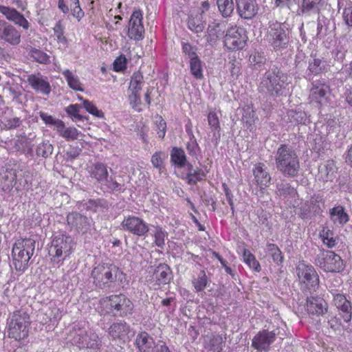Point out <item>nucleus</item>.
Segmentation results:
<instances>
[{
  "mask_svg": "<svg viewBox=\"0 0 352 352\" xmlns=\"http://www.w3.org/2000/svg\"><path fill=\"white\" fill-rule=\"evenodd\" d=\"M124 272L115 264L100 263L91 270V277L96 287L100 289L109 288L124 278Z\"/></svg>",
  "mask_w": 352,
  "mask_h": 352,
  "instance_id": "1",
  "label": "nucleus"
},
{
  "mask_svg": "<svg viewBox=\"0 0 352 352\" xmlns=\"http://www.w3.org/2000/svg\"><path fill=\"white\" fill-rule=\"evenodd\" d=\"M133 302L124 294H113L102 298L99 301V309L102 314H113L125 317L133 313Z\"/></svg>",
  "mask_w": 352,
  "mask_h": 352,
  "instance_id": "2",
  "label": "nucleus"
},
{
  "mask_svg": "<svg viewBox=\"0 0 352 352\" xmlns=\"http://www.w3.org/2000/svg\"><path fill=\"white\" fill-rule=\"evenodd\" d=\"M74 249L75 243L70 236L64 234L55 236L49 248L51 261L62 265L65 259L70 257Z\"/></svg>",
  "mask_w": 352,
  "mask_h": 352,
  "instance_id": "3",
  "label": "nucleus"
},
{
  "mask_svg": "<svg viewBox=\"0 0 352 352\" xmlns=\"http://www.w3.org/2000/svg\"><path fill=\"white\" fill-rule=\"evenodd\" d=\"M31 325L30 316L23 309L14 311L8 321V336L16 341L26 339Z\"/></svg>",
  "mask_w": 352,
  "mask_h": 352,
  "instance_id": "4",
  "label": "nucleus"
},
{
  "mask_svg": "<svg viewBox=\"0 0 352 352\" xmlns=\"http://www.w3.org/2000/svg\"><path fill=\"white\" fill-rule=\"evenodd\" d=\"M35 241L30 238L17 239L13 245L12 255L13 265L16 271L24 272L28 266V262L33 255Z\"/></svg>",
  "mask_w": 352,
  "mask_h": 352,
  "instance_id": "5",
  "label": "nucleus"
},
{
  "mask_svg": "<svg viewBox=\"0 0 352 352\" xmlns=\"http://www.w3.org/2000/svg\"><path fill=\"white\" fill-rule=\"evenodd\" d=\"M295 272L305 295L312 294L318 289L319 276L311 265L305 261H299L296 265Z\"/></svg>",
  "mask_w": 352,
  "mask_h": 352,
  "instance_id": "6",
  "label": "nucleus"
},
{
  "mask_svg": "<svg viewBox=\"0 0 352 352\" xmlns=\"http://www.w3.org/2000/svg\"><path fill=\"white\" fill-rule=\"evenodd\" d=\"M173 278V272L170 266L165 263H160L157 265L148 267L145 281L150 289L159 290L164 285L170 284Z\"/></svg>",
  "mask_w": 352,
  "mask_h": 352,
  "instance_id": "7",
  "label": "nucleus"
},
{
  "mask_svg": "<svg viewBox=\"0 0 352 352\" xmlns=\"http://www.w3.org/2000/svg\"><path fill=\"white\" fill-rule=\"evenodd\" d=\"M248 41L246 30L234 25L227 28L223 36V45L229 51H241L246 47Z\"/></svg>",
  "mask_w": 352,
  "mask_h": 352,
  "instance_id": "8",
  "label": "nucleus"
},
{
  "mask_svg": "<svg viewBox=\"0 0 352 352\" xmlns=\"http://www.w3.org/2000/svg\"><path fill=\"white\" fill-rule=\"evenodd\" d=\"M316 263L326 272H336L343 269L341 257L334 252L322 250L316 258Z\"/></svg>",
  "mask_w": 352,
  "mask_h": 352,
  "instance_id": "9",
  "label": "nucleus"
},
{
  "mask_svg": "<svg viewBox=\"0 0 352 352\" xmlns=\"http://www.w3.org/2000/svg\"><path fill=\"white\" fill-rule=\"evenodd\" d=\"M144 81L142 74L140 71L134 72L131 77L129 86L128 99L131 107L138 111H141L140 92Z\"/></svg>",
  "mask_w": 352,
  "mask_h": 352,
  "instance_id": "10",
  "label": "nucleus"
},
{
  "mask_svg": "<svg viewBox=\"0 0 352 352\" xmlns=\"http://www.w3.org/2000/svg\"><path fill=\"white\" fill-rule=\"evenodd\" d=\"M78 331L74 336V341L80 349H100L101 340L94 330L82 331L78 328Z\"/></svg>",
  "mask_w": 352,
  "mask_h": 352,
  "instance_id": "11",
  "label": "nucleus"
},
{
  "mask_svg": "<svg viewBox=\"0 0 352 352\" xmlns=\"http://www.w3.org/2000/svg\"><path fill=\"white\" fill-rule=\"evenodd\" d=\"M143 12L141 10H135L131 15L128 25L127 36L130 39L140 41L144 38L143 25Z\"/></svg>",
  "mask_w": 352,
  "mask_h": 352,
  "instance_id": "12",
  "label": "nucleus"
},
{
  "mask_svg": "<svg viewBox=\"0 0 352 352\" xmlns=\"http://www.w3.org/2000/svg\"><path fill=\"white\" fill-rule=\"evenodd\" d=\"M284 82L280 79L279 72L269 70L266 72L260 83L259 88L272 94H279L283 87Z\"/></svg>",
  "mask_w": 352,
  "mask_h": 352,
  "instance_id": "13",
  "label": "nucleus"
},
{
  "mask_svg": "<svg viewBox=\"0 0 352 352\" xmlns=\"http://www.w3.org/2000/svg\"><path fill=\"white\" fill-rule=\"evenodd\" d=\"M121 226L123 230L138 236H145L149 230L147 223L142 219L133 215L125 217Z\"/></svg>",
  "mask_w": 352,
  "mask_h": 352,
  "instance_id": "14",
  "label": "nucleus"
},
{
  "mask_svg": "<svg viewBox=\"0 0 352 352\" xmlns=\"http://www.w3.org/2000/svg\"><path fill=\"white\" fill-rule=\"evenodd\" d=\"M26 82L37 94L49 96L52 92V86L48 78L40 72L31 74L27 76Z\"/></svg>",
  "mask_w": 352,
  "mask_h": 352,
  "instance_id": "15",
  "label": "nucleus"
},
{
  "mask_svg": "<svg viewBox=\"0 0 352 352\" xmlns=\"http://www.w3.org/2000/svg\"><path fill=\"white\" fill-rule=\"evenodd\" d=\"M276 338V333L274 331L263 329L259 331L252 340V346L258 351L267 352L270 350L271 345Z\"/></svg>",
  "mask_w": 352,
  "mask_h": 352,
  "instance_id": "16",
  "label": "nucleus"
},
{
  "mask_svg": "<svg viewBox=\"0 0 352 352\" xmlns=\"http://www.w3.org/2000/svg\"><path fill=\"white\" fill-rule=\"evenodd\" d=\"M285 37L284 23L276 22L270 25V30L267 35V39L275 50L284 48Z\"/></svg>",
  "mask_w": 352,
  "mask_h": 352,
  "instance_id": "17",
  "label": "nucleus"
},
{
  "mask_svg": "<svg viewBox=\"0 0 352 352\" xmlns=\"http://www.w3.org/2000/svg\"><path fill=\"white\" fill-rule=\"evenodd\" d=\"M0 40L16 46L21 43V34L14 26L0 19Z\"/></svg>",
  "mask_w": 352,
  "mask_h": 352,
  "instance_id": "18",
  "label": "nucleus"
},
{
  "mask_svg": "<svg viewBox=\"0 0 352 352\" xmlns=\"http://www.w3.org/2000/svg\"><path fill=\"white\" fill-rule=\"evenodd\" d=\"M226 22L214 20L208 26L206 39L210 44L215 43L223 36L226 30Z\"/></svg>",
  "mask_w": 352,
  "mask_h": 352,
  "instance_id": "19",
  "label": "nucleus"
},
{
  "mask_svg": "<svg viewBox=\"0 0 352 352\" xmlns=\"http://www.w3.org/2000/svg\"><path fill=\"white\" fill-rule=\"evenodd\" d=\"M252 172L255 183L261 190H264L269 186L271 182V176L263 163L258 162L254 164Z\"/></svg>",
  "mask_w": 352,
  "mask_h": 352,
  "instance_id": "20",
  "label": "nucleus"
},
{
  "mask_svg": "<svg viewBox=\"0 0 352 352\" xmlns=\"http://www.w3.org/2000/svg\"><path fill=\"white\" fill-rule=\"evenodd\" d=\"M239 15L245 19H251L258 10L256 0H236Z\"/></svg>",
  "mask_w": 352,
  "mask_h": 352,
  "instance_id": "21",
  "label": "nucleus"
},
{
  "mask_svg": "<svg viewBox=\"0 0 352 352\" xmlns=\"http://www.w3.org/2000/svg\"><path fill=\"white\" fill-rule=\"evenodd\" d=\"M327 303L323 298L312 296L307 297L306 309L309 314L323 315L327 311Z\"/></svg>",
  "mask_w": 352,
  "mask_h": 352,
  "instance_id": "22",
  "label": "nucleus"
},
{
  "mask_svg": "<svg viewBox=\"0 0 352 352\" xmlns=\"http://www.w3.org/2000/svg\"><path fill=\"white\" fill-rule=\"evenodd\" d=\"M331 294L333 297L334 305L342 311V318L346 322H349L352 317L351 302L344 295L338 293L336 291L331 292Z\"/></svg>",
  "mask_w": 352,
  "mask_h": 352,
  "instance_id": "23",
  "label": "nucleus"
},
{
  "mask_svg": "<svg viewBox=\"0 0 352 352\" xmlns=\"http://www.w3.org/2000/svg\"><path fill=\"white\" fill-rule=\"evenodd\" d=\"M67 223L70 230H75L78 232H85L89 226L87 217L76 212L67 214Z\"/></svg>",
  "mask_w": 352,
  "mask_h": 352,
  "instance_id": "24",
  "label": "nucleus"
},
{
  "mask_svg": "<svg viewBox=\"0 0 352 352\" xmlns=\"http://www.w3.org/2000/svg\"><path fill=\"white\" fill-rule=\"evenodd\" d=\"M0 12L3 14L6 18L12 21L14 24L22 27L24 30H28L30 27L28 21L24 16L14 8L8 6H0Z\"/></svg>",
  "mask_w": 352,
  "mask_h": 352,
  "instance_id": "25",
  "label": "nucleus"
},
{
  "mask_svg": "<svg viewBox=\"0 0 352 352\" xmlns=\"http://www.w3.org/2000/svg\"><path fill=\"white\" fill-rule=\"evenodd\" d=\"M135 344L138 352H154L157 346L153 338L144 331L137 335Z\"/></svg>",
  "mask_w": 352,
  "mask_h": 352,
  "instance_id": "26",
  "label": "nucleus"
},
{
  "mask_svg": "<svg viewBox=\"0 0 352 352\" xmlns=\"http://www.w3.org/2000/svg\"><path fill=\"white\" fill-rule=\"evenodd\" d=\"M130 331V326L126 322H113L109 329V335L113 340H124Z\"/></svg>",
  "mask_w": 352,
  "mask_h": 352,
  "instance_id": "27",
  "label": "nucleus"
},
{
  "mask_svg": "<svg viewBox=\"0 0 352 352\" xmlns=\"http://www.w3.org/2000/svg\"><path fill=\"white\" fill-rule=\"evenodd\" d=\"M329 87L325 84H316L310 90L309 99L311 102L322 104L327 102Z\"/></svg>",
  "mask_w": 352,
  "mask_h": 352,
  "instance_id": "28",
  "label": "nucleus"
},
{
  "mask_svg": "<svg viewBox=\"0 0 352 352\" xmlns=\"http://www.w3.org/2000/svg\"><path fill=\"white\" fill-rule=\"evenodd\" d=\"M89 173L91 178L98 182H103L107 180L109 173L107 166L102 162H96L89 167Z\"/></svg>",
  "mask_w": 352,
  "mask_h": 352,
  "instance_id": "29",
  "label": "nucleus"
},
{
  "mask_svg": "<svg viewBox=\"0 0 352 352\" xmlns=\"http://www.w3.org/2000/svg\"><path fill=\"white\" fill-rule=\"evenodd\" d=\"M330 218L334 223L343 226L349 221V215L342 206H338L330 210Z\"/></svg>",
  "mask_w": 352,
  "mask_h": 352,
  "instance_id": "30",
  "label": "nucleus"
},
{
  "mask_svg": "<svg viewBox=\"0 0 352 352\" xmlns=\"http://www.w3.org/2000/svg\"><path fill=\"white\" fill-rule=\"evenodd\" d=\"M337 168L333 160H328L319 167V173L323 180L331 181L335 177Z\"/></svg>",
  "mask_w": 352,
  "mask_h": 352,
  "instance_id": "31",
  "label": "nucleus"
},
{
  "mask_svg": "<svg viewBox=\"0 0 352 352\" xmlns=\"http://www.w3.org/2000/svg\"><path fill=\"white\" fill-rule=\"evenodd\" d=\"M192 285L195 292H204L208 284V278L204 270H201L197 276L192 278Z\"/></svg>",
  "mask_w": 352,
  "mask_h": 352,
  "instance_id": "32",
  "label": "nucleus"
},
{
  "mask_svg": "<svg viewBox=\"0 0 352 352\" xmlns=\"http://www.w3.org/2000/svg\"><path fill=\"white\" fill-rule=\"evenodd\" d=\"M68 86L76 91H84L83 85L77 76H75L70 70L65 69L62 72Z\"/></svg>",
  "mask_w": 352,
  "mask_h": 352,
  "instance_id": "33",
  "label": "nucleus"
},
{
  "mask_svg": "<svg viewBox=\"0 0 352 352\" xmlns=\"http://www.w3.org/2000/svg\"><path fill=\"white\" fill-rule=\"evenodd\" d=\"M188 28L195 33H200L204 29V23L201 14H190L187 21Z\"/></svg>",
  "mask_w": 352,
  "mask_h": 352,
  "instance_id": "34",
  "label": "nucleus"
},
{
  "mask_svg": "<svg viewBox=\"0 0 352 352\" xmlns=\"http://www.w3.org/2000/svg\"><path fill=\"white\" fill-rule=\"evenodd\" d=\"M170 160L173 164L178 167H184L186 164V156L184 151L181 148L174 147L170 153Z\"/></svg>",
  "mask_w": 352,
  "mask_h": 352,
  "instance_id": "35",
  "label": "nucleus"
},
{
  "mask_svg": "<svg viewBox=\"0 0 352 352\" xmlns=\"http://www.w3.org/2000/svg\"><path fill=\"white\" fill-rule=\"evenodd\" d=\"M57 132L67 141H74L78 138V131L75 127L65 128L63 121V126L57 129Z\"/></svg>",
  "mask_w": 352,
  "mask_h": 352,
  "instance_id": "36",
  "label": "nucleus"
},
{
  "mask_svg": "<svg viewBox=\"0 0 352 352\" xmlns=\"http://www.w3.org/2000/svg\"><path fill=\"white\" fill-rule=\"evenodd\" d=\"M189 64L190 73L197 80H201L204 78L203 63L201 59L199 57L197 58H191Z\"/></svg>",
  "mask_w": 352,
  "mask_h": 352,
  "instance_id": "37",
  "label": "nucleus"
},
{
  "mask_svg": "<svg viewBox=\"0 0 352 352\" xmlns=\"http://www.w3.org/2000/svg\"><path fill=\"white\" fill-rule=\"evenodd\" d=\"M299 167L296 154L294 152L287 153V175L295 176L298 172Z\"/></svg>",
  "mask_w": 352,
  "mask_h": 352,
  "instance_id": "38",
  "label": "nucleus"
},
{
  "mask_svg": "<svg viewBox=\"0 0 352 352\" xmlns=\"http://www.w3.org/2000/svg\"><path fill=\"white\" fill-rule=\"evenodd\" d=\"M244 262L252 270L259 272L261 270V265L256 260L255 256L248 249L243 250V253Z\"/></svg>",
  "mask_w": 352,
  "mask_h": 352,
  "instance_id": "39",
  "label": "nucleus"
},
{
  "mask_svg": "<svg viewBox=\"0 0 352 352\" xmlns=\"http://www.w3.org/2000/svg\"><path fill=\"white\" fill-rule=\"evenodd\" d=\"M242 121L245 124L247 129L252 130L255 122L254 111L250 106L243 109Z\"/></svg>",
  "mask_w": 352,
  "mask_h": 352,
  "instance_id": "40",
  "label": "nucleus"
},
{
  "mask_svg": "<svg viewBox=\"0 0 352 352\" xmlns=\"http://www.w3.org/2000/svg\"><path fill=\"white\" fill-rule=\"evenodd\" d=\"M277 168L282 173L286 172V146L282 145L277 151L276 157Z\"/></svg>",
  "mask_w": 352,
  "mask_h": 352,
  "instance_id": "41",
  "label": "nucleus"
},
{
  "mask_svg": "<svg viewBox=\"0 0 352 352\" xmlns=\"http://www.w3.org/2000/svg\"><path fill=\"white\" fill-rule=\"evenodd\" d=\"M217 6L219 12L224 17L229 16L234 10L232 0H217Z\"/></svg>",
  "mask_w": 352,
  "mask_h": 352,
  "instance_id": "42",
  "label": "nucleus"
},
{
  "mask_svg": "<svg viewBox=\"0 0 352 352\" xmlns=\"http://www.w3.org/2000/svg\"><path fill=\"white\" fill-rule=\"evenodd\" d=\"M208 171L206 173L202 169L195 170L192 173H188L186 175L187 182L190 185H195L198 182H201L206 177Z\"/></svg>",
  "mask_w": 352,
  "mask_h": 352,
  "instance_id": "43",
  "label": "nucleus"
},
{
  "mask_svg": "<svg viewBox=\"0 0 352 352\" xmlns=\"http://www.w3.org/2000/svg\"><path fill=\"white\" fill-rule=\"evenodd\" d=\"M30 55L34 61L38 63L46 65L50 62V56L40 50L32 48L30 52Z\"/></svg>",
  "mask_w": 352,
  "mask_h": 352,
  "instance_id": "44",
  "label": "nucleus"
},
{
  "mask_svg": "<svg viewBox=\"0 0 352 352\" xmlns=\"http://www.w3.org/2000/svg\"><path fill=\"white\" fill-rule=\"evenodd\" d=\"M267 252L272 256L273 261L277 264L283 263V256L276 245L268 243L267 245Z\"/></svg>",
  "mask_w": 352,
  "mask_h": 352,
  "instance_id": "45",
  "label": "nucleus"
},
{
  "mask_svg": "<svg viewBox=\"0 0 352 352\" xmlns=\"http://www.w3.org/2000/svg\"><path fill=\"white\" fill-rule=\"evenodd\" d=\"M54 36L56 38L58 43L63 44H67V39L65 36V26L61 21H58L56 23L53 28Z\"/></svg>",
  "mask_w": 352,
  "mask_h": 352,
  "instance_id": "46",
  "label": "nucleus"
},
{
  "mask_svg": "<svg viewBox=\"0 0 352 352\" xmlns=\"http://www.w3.org/2000/svg\"><path fill=\"white\" fill-rule=\"evenodd\" d=\"M39 116L46 125H54L56 130L63 126V121L61 120L56 119L45 112H39Z\"/></svg>",
  "mask_w": 352,
  "mask_h": 352,
  "instance_id": "47",
  "label": "nucleus"
},
{
  "mask_svg": "<svg viewBox=\"0 0 352 352\" xmlns=\"http://www.w3.org/2000/svg\"><path fill=\"white\" fill-rule=\"evenodd\" d=\"M82 104L83 107L90 114L100 118H104V113L101 110L98 109L94 102L88 100H82Z\"/></svg>",
  "mask_w": 352,
  "mask_h": 352,
  "instance_id": "48",
  "label": "nucleus"
},
{
  "mask_svg": "<svg viewBox=\"0 0 352 352\" xmlns=\"http://www.w3.org/2000/svg\"><path fill=\"white\" fill-rule=\"evenodd\" d=\"M320 236L322 238L324 244L328 248H333L336 243V239L333 237V233L329 229H323L320 233Z\"/></svg>",
  "mask_w": 352,
  "mask_h": 352,
  "instance_id": "49",
  "label": "nucleus"
},
{
  "mask_svg": "<svg viewBox=\"0 0 352 352\" xmlns=\"http://www.w3.org/2000/svg\"><path fill=\"white\" fill-rule=\"evenodd\" d=\"M153 236L155 244L159 248H162L164 245L166 232L161 227L157 226Z\"/></svg>",
  "mask_w": 352,
  "mask_h": 352,
  "instance_id": "50",
  "label": "nucleus"
},
{
  "mask_svg": "<svg viewBox=\"0 0 352 352\" xmlns=\"http://www.w3.org/2000/svg\"><path fill=\"white\" fill-rule=\"evenodd\" d=\"M166 157L162 151L155 152L151 157V163L153 166L160 171L164 168L163 160Z\"/></svg>",
  "mask_w": 352,
  "mask_h": 352,
  "instance_id": "51",
  "label": "nucleus"
},
{
  "mask_svg": "<svg viewBox=\"0 0 352 352\" xmlns=\"http://www.w3.org/2000/svg\"><path fill=\"white\" fill-rule=\"evenodd\" d=\"M53 151V147L52 144L48 142H42L36 148V154L38 156H41L43 157H47L50 155L52 154Z\"/></svg>",
  "mask_w": 352,
  "mask_h": 352,
  "instance_id": "52",
  "label": "nucleus"
},
{
  "mask_svg": "<svg viewBox=\"0 0 352 352\" xmlns=\"http://www.w3.org/2000/svg\"><path fill=\"white\" fill-rule=\"evenodd\" d=\"M155 119L156 126L157 128V133L160 138L163 139L166 131V123L161 116H157Z\"/></svg>",
  "mask_w": 352,
  "mask_h": 352,
  "instance_id": "53",
  "label": "nucleus"
},
{
  "mask_svg": "<svg viewBox=\"0 0 352 352\" xmlns=\"http://www.w3.org/2000/svg\"><path fill=\"white\" fill-rule=\"evenodd\" d=\"M126 65L127 60L125 56L120 55L113 62V69L117 72H123L126 69Z\"/></svg>",
  "mask_w": 352,
  "mask_h": 352,
  "instance_id": "54",
  "label": "nucleus"
},
{
  "mask_svg": "<svg viewBox=\"0 0 352 352\" xmlns=\"http://www.w3.org/2000/svg\"><path fill=\"white\" fill-rule=\"evenodd\" d=\"M182 51L188 56L190 60H191V58H197L199 57L197 54V48L189 43H184L182 44Z\"/></svg>",
  "mask_w": 352,
  "mask_h": 352,
  "instance_id": "55",
  "label": "nucleus"
},
{
  "mask_svg": "<svg viewBox=\"0 0 352 352\" xmlns=\"http://www.w3.org/2000/svg\"><path fill=\"white\" fill-rule=\"evenodd\" d=\"M50 316L48 321H59L62 318V311L55 305L49 307Z\"/></svg>",
  "mask_w": 352,
  "mask_h": 352,
  "instance_id": "56",
  "label": "nucleus"
},
{
  "mask_svg": "<svg viewBox=\"0 0 352 352\" xmlns=\"http://www.w3.org/2000/svg\"><path fill=\"white\" fill-rule=\"evenodd\" d=\"M208 124L213 130L217 131L220 129L219 118L215 112H209L208 115Z\"/></svg>",
  "mask_w": 352,
  "mask_h": 352,
  "instance_id": "57",
  "label": "nucleus"
},
{
  "mask_svg": "<svg viewBox=\"0 0 352 352\" xmlns=\"http://www.w3.org/2000/svg\"><path fill=\"white\" fill-rule=\"evenodd\" d=\"M343 18L346 24L352 27V3L349 4L344 9Z\"/></svg>",
  "mask_w": 352,
  "mask_h": 352,
  "instance_id": "58",
  "label": "nucleus"
},
{
  "mask_svg": "<svg viewBox=\"0 0 352 352\" xmlns=\"http://www.w3.org/2000/svg\"><path fill=\"white\" fill-rule=\"evenodd\" d=\"M230 66V72L231 75L233 77L237 78L240 74L241 71V64L237 62L235 59H233L232 61L229 62Z\"/></svg>",
  "mask_w": 352,
  "mask_h": 352,
  "instance_id": "59",
  "label": "nucleus"
},
{
  "mask_svg": "<svg viewBox=\"0 0 352 352\" xmlns=\"http://www.w3.org/2000/svg\"><path fill=\"white\" fill-rule=\"evenodd\" d=\"M322 61L320 59L314 58L312 62L309 63V69L313 74H318L322 71Z\"/></svg>",
  "mask_w": 352,
  "mask_h": 352,
  "instance_id": "60",
  "label": "nucleus"
},
{
  "mask_svg": "<svg viewBox=\"0 0 352 352\" xmlns=\"http://www.w3.org/2000/svg\"><path fill=\"white\" fill-rule=\"evenodd\" d=\"M222 188L225 192L226 199H227L228 202L230 206V208L232 210V212H234V202H233V195H232L231 190H230V188H228V186L226 185V184L223 183L222 184Z\"/></svg>",
  "mask_w": 352,
  "mask_h": 352,
  "instance_id": "61",
  "label": "nucleus"
},
{
  "mask_svg": "<svg viewBox=\"0 0 352 352\" xmlns=\"http://www.w3.org/2000/svg\"><path fill=\"white\" fill-rule=\"evenodd\" d=\"M71 12L74 17L80 21L84 16V12L80 8V4L74 5L71 8Z\"/></svg>",
  "mask_w": 352,
  "mask_h": 352,
  "instance_id": "62",
  "label": "nucleus"
},
{
  "mask_svg": "<svg viewBox=\"0 0 352 352\" xmlns=\"http://www.w3.org/2000/svg\"><path fill=\"white\" fill-rule=\"evenodd\" d=\"M222 338L221 336H214L210 340V349L214 351V352H221L222 348L221 346H215L216 343L221 344Z\"/></svg>",
  "mask_w": 352,
  "mask_h": 352,
  "instance_id": "63",
  "label": "nucleus"
},
{
  "mask_svg": "<svg viewBox=\"0 0 352 352\" xmlns=\"http://www.w3.org/2000/svg\"><path fill=\"white\" fill-rule=\"evenodd\" d=\"M21 124V120L19 118H12L6 120V126L8 129H15Z\"/></svg>",
  "mask_w": 352,
  "mask_h": 352,
  "instance_id": "64",
  "label": "nucleus"
}]
</instances>
